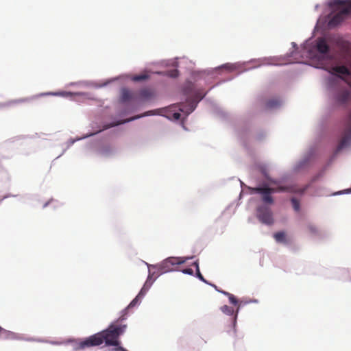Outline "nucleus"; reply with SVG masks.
Masks as SVG:
<instances>
[{"instance_id":"obj_24","label":"nucleus","mask_w":351,"mask_h":351,"mask_svg":"<svg viewBox=\"0 0 351 351\" xmlns=\"http://www.w3.org/2000/svg\"><path fill=\"white\" fill-rule=\"evenodd\" d=\"M38 97V95H34V96H32L31 97H24V98H21V99H19L17 100V102H19V103H23V102H29L33 99H35L36 98Z\"/></svg>"},{"instance_id":"obj_25","label":"nucleus","mask_w":351,"mask_h":351,"mask_svg":"<svg viewBox=\"0 0 351 351\" xmlns=\"http://www.w3.org/2000/svg\"><path fill=\"white\" fill-rule=\"evenodd\" d=\"M182 272L184 274H189V275H193V270L191 268H186V269H184L182 270Z\"/></svg>"},{"instance_id":"obj_18","label":"nucleus","mask_w":351,"mask_h":351,"mask_svg":"<svg viewBox=\"0 0 351 351\" xmlns=\"http://www.w3.org/2000/svg\"><path fill=\"white\" fill-rule=\"evenodd\" d=\"M221 311L228 315H232L234 314V309L228 305L222 306L221 307Z\"/></svg>"},{"instance_id":"obj_5","label":"nucleus","mask_w":351,"mask_h":351,"mask_svg":"<svg viewBox=\"0 0 351 351\" xmlns=\"http://www.w3.org/2000/svg\"><path fill=\"white\" fill-rule=\"evenodd\" d=\"M104 343L102 334L97 332L93 335L90 336L84 341L80 342L76 346V350H82L86 348L100 346Z\"/></svg>"},{"instance_id":"obj_6","label":"nucleus","mask_w":351,"mask_h":351,"mask_svg":"<svg viewBox=\"0 0 351 351\" xmlns=\"http://www.w3.org/2000/svg\"><path fill=\"white\" fill-rule=\"evenodd\" d=\"M256 216L263 223L271 225L274 223L272 212L267 206H260L257 208Z\"/></svg>"},{"instance_id":"obj_1","label":"nucleus","mask_w":351,"mask_h":351,"mask_svg":"<svg viewBox=\"0 0 351 351\" xmlns=\"http://www.w3.org/2000/svg\"><path fill=\"white\" fill-rule=\"evenodd\" d=\"M183 94L186 96V102L180 104L179 110L189 115L197 107V103L206 95L202 89H196L191 82H188L183 88Z\"/></svg>"},{"instance_id":"obj_23","label":"nucleus","mask_w":351,"mask_h":351,"mask_svg":"<svg viewBox=\"0 0 351 351\" xmlns=\"http://www.w3.org/2000/svg\"><path fill=\"white\" fill-rule=\"evenodd\" d=\"M151 114H154L152 113V111H148V112H145V114H142V115H138V116H136V117H132V118H131V119H128L127 121H125L121 122L120 123H125V122H128V121H132V120L136 119H138V118H141V117H142L147 116V115H151Z\"/></svg>"},{"instance_id":"obj_3","label":"nucleus","mask_w":351,"mask_h":351,"mask_svg":"<svg viewBox=\"0 0 351 351\" xmlns=\"http://www.w3.org/2000/svg\"><path fill=\"white\" fill-rule=\"evenodd\" d=\"M126 325L122 326H114L110 325L109 328L101 332L103 337L104 342L107 346H117L120 342L119 337L124 332Z\"/></svg>"},{"instance_id":"obj_10","label":"nucleus","mask_w":351,"mask_h":351,"mask_svg":"<svg viewBox=\"0 0 351 351\" xmlns=\"http://www.w3.org/2000/svg\"><path fill=\"white\" fill-rule=\"evenodd\" d=\"M255 193H260L262 195V200L267 204H273L274 199L271 196L269 189L267 186L256 187L253 189Z\"/></svg>"},{"instance_id":"obj_21","label":"nucleus","mask_w":351,"mask_h":351,"mask_svg":"<svg viewBox=\"0 0 351 351\" xmlns=\"http://www.w3.org/2000/svg\"><path fill=\"white\" fill-rule=\"evenodd\" d=\"M148 78V75L146 74L136 75L132 77L133 81L139 82L143 81Z\"/></svg>"},{"instance_id":"obj_12","label":"nucleus","mask_w":351,"mask_h":351,"mask_svg":"<svg viewBox=\"0 0 351 351\" xmlns=\"http://www.w3.org/2000/svg\"><path fill=\"white\" fill-rule=\"evenodd\" d=\"M351 140V131L350 129H346L344 131L341 140L337 146V149L341 150L343 148L347 147L350 142Z\"/></svg>"},{"instance_id":"obj_19","label":"nucleus","mask_w":351,"mask_h":351,"mask_svg":"<svg viewBox=\"0 0 351 351\" xmlns=\"http://www.w3.org/2000/svg\"><path fill=\"white\" fill-rule=\"evenodd\" d=\"M221 292L228 297V299L232 304L236 305L238 303L237 299L232 294L224 291Z\"/></svg>"},{"instance_id":"obj_15","label":"nucleus","mask_w":351,"mask_h":351,"mask_svg":"<svg viewBox=\"0 0 351 351\" xmlns=\"http://www.w3.org/2000/svg\"><path fill=\"white\" fill-rule=\"evenodd\" d=\"M134 99V95L132 91L127 88H123L121 90V100L124 102L130 99Z\"/></svg>"},{"instance_id":"obj_20","label":"nucleus","mask_w":351,"mask_h":351,"mask_svg":"<svg viewBox=\"0 0 351 351\" xmlns=\"http://www.w3.org/2000/svg\"><path fill=\"white\" fill-rule=\"evenodd\" d=\"M291 202L293 209L297 212L299 211L300 208V202L295 197H292Z\"/></svg>"},{"instance_id":"obj_17","label":"nucleus","mask_w":351,"mask_h":351,"mask_svg":"<svg viewBox=\"0 0 351 351\" xmlns=\"http://www.w3.org/2000/svg\"><path fill=\"white\" fill-rule=\"evenodd\" d=\"M280 105V100L279 99H271L267 101L266 103V107L267 108H274L278 107Z\"/></svg>"},{"instance_id":"obj_13","label":"nucleus","mask_w":351,"mask_h":351,"mask_svg":"<svg viewBox=\"0 0 351 351\" xmlns=\"http://www.w3.org/2000/svg\"><path fill=\"white\" fill-rule=\"evenodd\" d=\"M350 96V92L348 90H343L337 94L336 99L339 104H343L348 101Z\"/></svg>"},{"instance_id":"obj_7","label":"nucleus","mask_w":351,"mask_h":351,"mask_svg":"<svg viewBox=\"0 0 351 351\" xmlns=\"http://www.w3.org/2000/svg\"><path fill=\"white\" fill-rule=\"evenodd\" d=\"M316 49L322 55L323 58L328 61H333L332 56L328 53L329 46L324 38H318L317 40Z\"/></svg>"},{"instance_id":"obj_22","label":"nucleus","mask_w":351,"mask_h":351,"mask_svg":"<svg viewBox=\"0 0 351 351\" xmlns=\"http://www.w3.org/2000/svg\"><path fill=\"white\" fill-rule=\"evenodd\" d=\"M193 265L196 268V272H197V276L201 280H202L203 282H206L205 279L204 278L203 276L202 275V274L200 273V271H199V265H198V263L197 261H195L193 263Z\"/></svg>"},{"instance_id":"obj_26","label":"nucleus","mask_w":351,"mask_h":351,"mask_svg":"<svg viewBox=\"0 0 351 351\" xmlns=\"http://www.w3.org/2000/svg\"><path fill=\"white\" fill-rule=\"evenodd\" d=\"M178 75V71L177 70L171 71L170 73V76L172 77H176Z\"/></svg>"},{"instance_id":"obj_32","label":"nucleus","mask_w":351,"mask_h":351,"mask_svg":"<svg viewBox=\"0 0 351 351\" xmlns=\"http://www.w3.org/2000/svg\"><path fill=\"white\" fill-rule=\"evenodd\" d=\"M3 330V328L0 326V332Z\"/></svg>"},{"instance_id":"obj_27","label":"nucleus","mask_w":351,"mask_h":351,"mask_svg":"<svg viewBox=\"0 0 351 351\" xmlns=\"http://www.w3.org/2000/svg\"><path fill=\"white\" fill-rule=\"evenodd\" d=\"M173 117L176 120H178L180 118V114L178 112H175L173 114Z\"/></svg>"},{"instance_id":"obj_28","label":"nucleus","mask_w":351,"mask_h":351,"mask_svg":"<svg viewBox=\"0 0 351 351\" xmlns=\"http://www.w3.org/2000/svg\"><path fill=\"white\" fill-rule=\"evenodd\" d=\"M270 184H271L278 185V182L276 181V180H270Z\"/></svg>"},{"instance_id":"obj_30","label":"nucleus","mask_w":351,"mask_h":351,"mask_svg":"<svg viewBox=\"0 0 351 351\" xmlns=\"http://www.w3.org/2000/svg\"><path fill=\"white\" fill-rule=\"evenodd\" d=\"M310 230H311L312 232L315 231V230L314 228H313L312 227H310Z\"/></svg>"},{"instance_id":"obj_9","label":"nucleus","mask_w":351,"mask_h":351,"mask_svg":"<svg viewBox=\"0 0 351 351\" xmlns=\"http://www.w3.org/2000/svg\"><path fill=\"white\" fill-rule=\"evenodd\" d=\"M324 69L328 71L331 74H341L344 75H350V71L346 66H333V65H324Z\"/></svg>"},{"instance_id":"obj_4","label":"nucleus","mask_w":351,"mask_h":351,"mask_svg":"<svg viewBox=\"0 0 351 351\" xmlns=\"http://www.w3.org/2000/svg\"><path fill=\"white\" fill-rule=\"evenodd\" d=\"M186 259L183 258L170 257L163 261L158 266V270L160 274L174 271L178 266L184 263Z\"/></svg>"},{"instance_id":"obj_29","label":"nucleus","mask_w":351,"mask_h":351,"mask_svg":"<svg viewBox=\"0 0 351 351\" xmlns=\"http://www.w3.org/2000/svg\"><path fill=\"white\" fill-rule=\"evenodd\" d=\"M117 350H120V351H128L126 349H125L123 347H119L117 348Z\"/></svg>"},{"instance_id":"obj_11","label":"nucleus","mask_w":351,"mask_h":351,"mask_svg":"<svg viewBox=\"0 0 351 351\" xmlns=\"http://www.w3.org/2000/svg\"><path fill=\"white\" fill-rule=\"evenodd\" d=\"M147 283V281L146 282V283L144 285V287L141 289V290L140 291V292L138 294V295L130 303V304L128 305V308L124 310V314L123 315H121L119 317V319L120 321H123V320L125 319V317L124 316L126 314V312H127L128 309L130 308H132L135 305H136L139 302L140 299L142 297L144 296V295L145 294V292L147 291V288H145Z\"/></svg>"},{"instance_id":"obj_2","label":"nucleus","mask_w":351,"mask_h":351,"mask_svg":"<svg viewBox=\"0 0 351 351\" xmlns=\"http://www.w3.org/2000/svg\"><path fill=\"white\" fill-rule=\"evenodd\" d=\"M330 5L337 9L342 7V9L330 19L328 25L330 27L340 24L347 16L351 14V0H333L330 2Z\"/></svg>"},{"instance_id":"obj_16","label":"nucleus","mask_w":351,"mask_h":351,"mask_svg":"<svg viewBox=\"0 0 351 351\" xmlns=\"http://www.w3.org/2000/svg\"><path fill=\"white\" fill-rule=\"evenodd\" d=\"M274 237L278 243H287V242H288V241L287 239L286 234L284 232H276L274 234Z\"/></svg>"},{"instance_id":"obj_8","label":"nucleus","mask_w":351,"mask_h":351,"mask_svg":"<svg viewBox=\"0 0 351 351\" xmlns=\"http://www.w3.org/2000/svg\"><path fill=\"white\" fill-rule=\"evenodd\" d=\"M269 189L270 190V193L279 192H289L291 193L302 194L305 191L306 188H299L297 186L291 185L286 186H277L276 187H269Z\"/></svg>"},{"instance_id":"obj_14","label":"nucleus","mask_w":351,"mask_h":351,"mask_svg":"<svg viewBox=\"0 0 351 351\" xmlns=\"http://www.w3.org/2000/svg\"><path fill=\"white\" fill-rule=\"evenodd\" d=\"M138 96L143 101L149 100L154 96V93L149 88H143L139 90Z\"/></svg>"},{"instance_id":"obj_31","label":"nucleus","mask_w":351,"mask_h":351,"mask_svg":"<svg viewBox=\"0 0 351 351\" xmlns=\"http://www.w3.org/2000/svg\"><path fill=\"white\" fill-rule=\"evenodd\" d=\"M237 317V315L236 314V315H234V320L236 319Z\"/></svg>"}]
</instances>
